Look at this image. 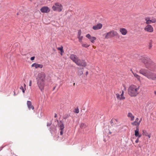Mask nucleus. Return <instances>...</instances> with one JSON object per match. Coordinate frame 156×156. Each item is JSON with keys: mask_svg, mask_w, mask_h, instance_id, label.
Listing matches in <instances>:
<instances>
[{"mask_svg": "<svg viewBox=\"0 0 156 156\" xmlns=\"http://www.w3.org/2000/svg\"><path fill=\"white\" fill-rule=\"evenodd\" d=\"M142 134L143 135H144L146 136H147L149 138H150L151 137V134L148 133L146 130H143Z\"/></svg>", "mask_w": 156, "mask_h": 156, "instance_id": "20", "label": "nucleus"}, {"mask_svg": "<svg viewBox=\"0 0 156 156\" xmlns=\"http://www.w3.org/2000/svg\"><path fill=\"white\" fill-rule=\"evenodd\" d=\"M127 116L131 119V121H133L134 119V116L132 115V113L130 112L128 113Z\"/></svg>", "mask_w": 156, "mask_h": 156, "instance_id": "22", "label": "nucleus"}, {"mask_svg": "<svg viewBox=\"0 0 156 156\" xmlns=\"http://www.w3.org/2000/svg\"><path fill=\"white\" fill-rule=\"evenodd\" d=\"M109 133L110 134H111L112 133V132H109Z\"/></svg>", "mask_w": 156, "mask_h": 156, "instance_id": "42", "label": "nucleus"}, {"mask_svg": "<svg viewBox=\"0 0 156 156\" xmlns=\"http://www.w3.org/2000/svg\"><path fill=\"white\" fill-rule=\"evenodd\" d=\"M152 47L151 45H150V48H151Z\"/></svg>", "mask_w": 156, "mask_h": 156, "instance_id": "43", "label": "nucleus"}, {"mask_svg": "<svg viewBox=\"0 0 156 156\" xmlns=\"http://www.w3.org/2000/svg\"><path fill=\"white\" fill-rule=\"evenodd\" d=\"M27 105L29 109H32L33 110L34 109V108L32 105V103L30 101H28L27 102Z\"/></svg>", "mask_w": 156, "mask_h": 156, "instance_id": "19", "label": "nucleus"}, {"mask_svg": "<svg viewBox=\"0 0 156 156\" xmlns=\"http://www.w3.org/2000/svg\"><path fill=\"white\" fill-rule=\"evenodd\" d=\"M119 31L121 34L123 35H126L127 34L128 32L126 29L123 28H120Z\"/></svg>", "mask_w": 156, "mask_h": 156, "instance_id": "17", "label": "nucleus"}, {"mask_svg": "<svg viewBox=\"0 0 156 156\" xmlns=\"http://www.w3.org/2000/svg\"><path fill=\"white\" fill-rule=\"evenodd\" d=\"M31 66L32 67H34L35 69H37L38 68L41 69L43 67V65L41 64H39L34 63L32 64Z\"/></svg>", "mask_w": 156, "mask_h": 156, "instance_id": "13", "label": "nucleus"}, {"mask_svg": "<svg viewBox=\"0 0 156 156\" xmlns=\"http://www.w3.org/2000/svg\"><path fill=\"white\" fill-rule=\"evenodd\" d=\"M57 114H56V113H55V118H56V117H57Z\"/></svg>", "mask_w": 156, "mask_h": 156, "instance_id": "37", "label": "nucleus"}, {"mask_svg": "<svg viewBox=\"0 0 156 156\" xmlns=\"http://www.w3.org/2000/svg\"><path fill=\"white\" fill-rule=\"evenodd\" d=\"M37 86L41 91H43L45 86V73L41 72L38 73L36 76Z\"/></svg>", "mask_w": 156, "mask_h": 156, "instance_id": "2", "label": "nucleus"}, {"mask_svg": "<svg viewBox=\"0 0 156 156\" xmlns=\"http://www.w3.org/2000/svg\"><path fill=\"white\" fill-rule=\"evenodd\" d=\"M82 46L83 47H84L85 48H87L89 47V45L87 44H82Z\"/></svg>", "mask_w": 156, "mask_h": 156, "instance_id": "25", "label": "nucleus"}, {"mask_svg": "<svg viewBox=\"0 0 156 156\" xmlns=\"http://www.w3.org/2000/svg\"><path fill=\"white\" fill-rule=\"evenodd\" d=\"M20 89L22 90V92L23 93H24L25 92V89H24L23 86H21L20 87Z\"/></svg>", "mask_w": 156, "mask_h": 156, "instance_id": "28", "label": "nucleus"}, {"mask_svg": "<svg viewBox=\"0 0 156 156\" xmlns=\"http://www.w3.org/2000/svg\"><path fill=\"white\" fill-rule=\"evenodd\" d=\"M139 147H140V146H139Z\"/></svg>", "mask_w": 156, "mask_h": 156, "instance_id": "47", "label": "nucleus"}, {"mask_svg": "<svg viewBox=\"0 0 156 156\" xmlns=\"http://www.w3.org/2000/svg\"><path fill=\"white\" fill-rule=\"evenodd\" d=\"M69 57L75 63L76 62V61L78 58L76 55L74 54L70 55Z\"/></svg>", "mask_w": 156, "mask_h": 156, "instance_id": "14", "label": "nucleus"}, {"mask_svg": "<svg viewBox=\"0 0 156 156\" xmlns=\"http://www.w3.org/2000/svg\"><path fill=\"white\" fill-rule=\"evenodd\" d=\"M49 1H51V0H48Z\"/></svg>", "mask_w": 156, "mask_h": 156, "instance_id": "48", "label": "nucleus"}, {"mask_svg": "<svg viewBox=\"0 0 156 156\" xmlns=\"http://www.w3.org/2000/svg\"><path fill=\"white\" fill-rule=\"evenodd\" d=\"M144 30L147 32L151 33L153 31L152 26L151 25H147L144 28Z\"/></svg>", "mask_w": 156, "mask_h": 156, "instance_id": "8", "label": "nucleus"}, {"mask_svg": "<svg viewBox=\"0 0 156 156\" xmlns=\"http://www.w3.org/2000/svg\"><path fill=\"white\" fill-rule=\"evenodd\" d=\"M151 20L152 23H154L156 22V19L155 18H152Z\"/></svg>", "mask_w": 156, "mask_h": 156, "instance_id": "26", "label": "nucleus"}, {"mask_svg": "<svg viewBox=\"0 0 156 156\" xmlns=\"http://www.w3.org/2000/svg\"><path fill=\"white\" fill-rule=\"evenodd\" d=\"M32 85V81L31 80H30L29 81V86L30 87Z\"/></svg>", "mask_w": 156, "mask_h": 156, "instance_id": "32", "label": "nucleus"}, {"mask_svg": "<svg viewBox=\"0 0 156 156\" xmlns=\"http://www.w3.org/2000/svg\"><path fill=\"white\" fill-rule=\"evenodd\" d=\"M124 92L123 90H122L121 94H119L118 93L116 94L117 98L118 100H122L125 99V97L124 96Z\"/></svg>", "mask_w": 156, "mask_h": 156, "instance_id": "9", "label": "nucleus"}, {"mask_svg": "<svg viewBox=\"0 0 156 156\" xmlns=\"http://www.w3.org/2000/svg\"><path fill=\"white\" fill-rule=\"evenodd\" d=\"M85 126V124H84V123H82L81 124H80V127H82V128H83L84 127V126Z\"/></svg>", "mask_w": 156, "mask_h": 156, "instance_id": "30", "label": "nucleus"}, {"mask_svg": "<svg viewBox=\"0 0 156 156\" xmlns=\"http://www.w3.org/2000/svg\"><path fill=\"white\" fill-rule=\"evenodd\" d=\"M145 20L146 21L145 23L147 25H150L149 24L151 23V20H150L149 17H147L145 18Z\"/></svg>", "mask_w": 156, "mask_h": 156, "instance_id": "21", "label": "nucleus"}, {"mask_svg": "<svg viewBox=\"0 0 156 156\" xmlns=\"http://www.w3.org/2000/svg\"><path fill=\"white\" fill-rule=\"evenodd\" d=\"M74 112L76 113H78L79 112V109L78 108H75L74 110Z\"/></svg>", "mask_w": 156, "mask_h": 156, "instance_id": "27", "label": "nucleus"}, {"mask_svg": "<svg viewBox=\"0 0 156 156\" xmlns=\"http://www.w3.org/2000/svg\"><path fill=\"white\" fill-rule=\"evenodd\" d=\"M132 72L134 77L136 78L140 82H141V76L136 73L133 72V71H132Z\"/></svg>", "mask_w": 156, "mask_h": 156, "instance_id": "18", "label": "nucleus"}, {"mask_svg": "<svg viewBox=\"0 0 156 156\" xmlns=\"http://www.w3.org/2000/svg\"><path fill=\"white\" fill-rule=\"evenodd\" d=\"M88 72L87 71L86 73V75H88Z\"/></svg>", "mask_w": 156, "mask_h": 156, "instance_id": "39", "label": "nucleus"}, {"mask_svg": "<svg viewBox=\"0 0 156 156\" xmlns=\"http://www.w3.org/2000/svg\"><path fill=\"white\" fill-rule=\"evenodd\" d=\"M83 72L81 71L80 73V75H82L83 74Z\"/></svg>", "mask_w": 156, "mask_h": 156, "instance_id": "38", "label": "nucleus"}, {"mask_svg": "<svg viewBox=\"0 0 156 156\" xmlns=\"http://www.w3.org/2000/svg\"><path fill=\"white\" fill-rule=\"evenodd\" d=\"M51 122H47V125L48 126H50L51 125Z\"/></svg>", "mask_w": 156, "mask_h": 156, "instance_id": "29", "label": "nucleus"}, {"mask_svg": "<svg viewBox=\"0 0 156 156\" xmlns=\"http://www.w3.org/2000/svg\"><path fill=\"white\" fill-rule=\"evenodd\" d=\"M138 120H139V119L138 118H137L136 119H135V121H136V122H138Z\"/></svg>", "mask_w": 156, "mask_h": 156, "instance_id": "34", "label": "nucleus"}, {"mask_svg": "<svg viewBox=\"0 0 156 156\" xmlns=\"http://www.w3.org/2000/svg\"><path fill=\"white\" fill-rule=\"evenodd\" d=\"M60 54L62 55V52H61L60 53Z\"/></svg>", "mask_w": 156, "mask_h": 156, "instance_id": "41", "label": "nucleus"}, {"mask_svg": "<svg viewBox=\"0 0 156 156\" xmlns=\"http://www.w3.org/2000/svg\"><path fill=\"white\" fill-rule=\"evenodd\" d=\"M139 138L137 137V138L136 139V140L135 141L136 143H138V142L139 141Z\"/></svg>", "mask_w": 156, "mask_h": 156, "instance_id": "31", "label": "nucleus"}, {"mask_svg": "<svg viewBox=\"0 0 156 156\" xmlns=\"http://www.w3.org/2000/svg\"><path fill=\"white\" fill-rule=\"evenodd\" d=\"M55 87H54V88H53V90H54L55 89Z\"/></svg>", "mask_w": 156, "mask_h": 156, "instance_id": "45", "label": "nucleus"}, {"mask_svg": "<svg viewBox=\"0 0 156 156\" xmlns=\"http://www.w3.org/2000/svg\"><path fill=\"white\" fill-rule=\"evenodd\" d=\"M132 125H135L136 126V127H138L140 125L139 122H137L134 121V122L131 123Z\"/></svg>", "mask_w": 156, "mask_h": 156, "instance_id": "23", "label": "nucleus"}, {"mask_svg": "<svg viewBox=\"0 0 156 156\" xmlns=\"http://www.w3.org/2000/svg\"><path fill=\"white\" fill-rule=\"evenodd\" d=\"M140 86L132 84L129 87L128 90V94L131 97H136L138 94Z\"/></svg>", "mask_w": 156, "mask_h": 156, "instance_id": "3", "label": "nucleus"}, {"mask_svg": "<svg viewBox=\"0 0 156 156\" xmlns=\"http://www.w3.org/2000/svg\"><path fill=\"white\" fill-rule=\"evenodd\" d=\"M52 8L54 11L61 12L63 6L60 3L56 2L53 5Z\"/></svg>", "mask_w": 156, "mask_h": 156, "instance_id": "4", "label": "nucleus"}, {"mask_svg": "<svg viewBox=\"0 0 156 156\" xmlns=\"http://www.w3.org/2000/svg\"><path fill=\"white\" fill-rule=\"evenodd\" d=\"M134 135L135 136L138 138H140L142 135L139 133V129L138 127H136V129L134 131Z\"/></svg>", "mask_w": 156, "mask_h": 156, "instance_id": "12", "label": "nucleus"}, {"mask_svg": "<svg viewBox=\"0 0 156 156\" xmlns=\"http://www.w3.org/2000/svg\"><path fill=\"white\" fill-rule=\"evenodd\" d=\"M142 118H141L140 120V121L138 122H139V124H140V122H141V121H142Z\"/></svg>", "mask_w": 156, "mask_h": 156, "instance_id": "36", "label": "nucleus"}, {"mask_svg": "<svg viewBox=\"0 0 156 156\" xmlns=\"http://www.w3.org/2000/svg\"><path fill=\"white\" fill-rule=\"evenodd\" d=\"M58 50L60 51L61 52H63V47L61 46L60 47H58L57 48Z\"/></svg>", "mask_w": 156, "mask_h": 156, "instance_id": "24", "label": "nucleus"}, {"mask_svg": "<svg viewBox=\"0 0 156 156\" xmlns=\"http://www.w3.org/2000/svg\"><path fill=\"white\" fill-rule=\"evenodd\" d=\"M58 126L60 127V134L62 135L63 133V129L64 128L63 123L61 121H58Z\"/></svg>", "mask_w": 156, "mask_h": 156, "instance_id": "7", "label": "nucleus"}, {"mask_svg": "<svg viewBox=\"0 0 156 156\" xmlns=\"http://www.w3.org/2000/svg\"><path fill=\"white\" fill-rule=\"evenodd\" d=\"M24 87H26L25 84H24Z\"/></svg>", "mask_w": 156, "mask_h": 156, "instance_id": "44", "label": "nucleus"}, {"mask_svg": "<svg viewBox=\"0 0 156 156\" xmlns=\"http://www.w3.org/2000/svg\"><path fill=\"white\" fill-rule=\"evenodd\" d=\"M86 37L89 39L90 41L92 43H94L95 40L96 39V38L95 37L91 36L89 34H87Z\"/></svg>", "mask_w": 156, "mask_h": 156, "instance_id": "11", "label": "nucleus"}, {"mask_svg": "<svg viewBox=\"0 0 156 156\" xmlns=\"http://www.w3.org/2000/svg\"><path fill=\"white\" fill-rule=\"evenodd\" d=\"M81 31L80 30H78L77 34V38L79 39V41L80 42H82V40L83 38V36H81Z\"/></svg>", "mask_w": 156, "mask_h": 156, "instance_id": "15", "label": "nucleus"}, {"mask_svg": "<svg viewBox=\"0 0 156 156\" xmlns=\"http://www.w3.org/2000/svg\"><path fill=\"white\" fill-rule=\"evenodd\" d=\"M145 65V67L151 71H155L156 70V65L155 63L152 62L149 58L147 57H142L140 59Z\"/></svg>", "mask_w": 156, "mask_h": 156, "instance_id": "1", "label": "nucleus"}, {"mask_svg": "<svg viewBox=\"0 0 156 156\" xmlns=\"http://www.w3.org/2000/svg\"><path fill=\"white\" fill-rule=\"evenodd\" d=\"M154 94L156 96V90L154 91Z\"/></svg>", "mask_w": 156, "mask_h": 156, "instance_id": "35", "label": "nucleus"}, {"mask_svg": "<svg viewBox=\"0 0 156 156\" xmlns=\"http://www.w3.org/2000/svg\"><path fill=\"white\" fill-rule=\"evenodd\" d=\"M66 118H67V117H65V119H66Z\"/></svg>", "mask_w": 156, "mask_h": 156, "instance_id": "46", "label": "nucleus"}, {"mask_svg": "<svg viewBox=\"0 0 156 156\" xmlns=\"http://www.w3.org/2000/svg\"><path fill=\"white\" fill-rule=\"evenodd\" d=\"M117 32L114 30H112L105 34V38L108 39L118 35Z\"/></svg>", "mask_w": 156, "mask_h": 156, "instance_id": "5", "label": "nucleus"}, {"mask_svg": "<svg viewBox=\"0 0 156 156\" xmlns=\"http://www.w3.org/2000/svg\"><path fill=\"white\" fill-rule=\"evenodd\" d=\"M41 12L42 13H47L50 11L49 8L47 6H44L42 7L40 9Z\"/></svg>", "mask_w": 156, "mask_h": 156, "instance_id": "10", "label": "nucleus"}, {"mask_svg": "<svg viewBox=\"0 0 156 156\" xmlns=\"http://www.w3.org/2000/svg\"><path fill=\"white\" fill-rule=\"evenodd\" d=\"M14 96L16 95V93H15V91H14Z\"/></svg>", "mask_w": 156, "mask_h": 156, "instance_id": "40", "label": "nucleus"}, {"mask_svg": "<svg viewBox=\"0 0 156 156\" xmlns=\"http://www.w3.org/2000/svg\"><path fill=\"white\" fill-rule=\"evenodd\" d=\"M102 27V25L101 23H98L96 25L94 26L93 29L94 30H96L101 29Z\"/></svg>", "mask_w": 156, "mask_h": 156, "instance_id": "16", "label": "nucleus"}, {"mask_svg": "<svg viewBox=\"0 0 156 156\" xmlns=\"http://www.w3.org/2000/svg\"><path fill=\"white\" fill-rule=\"evenodd\" d=\"M75 63L78 66L85 67L87 66V63L84 60L78 59Z\"/></svg>", "mask_w": 156, "mask_h": 156, "instance_id": "6", "label": "nucleus"}, {"mask_svg": "<svg viewBox=\"0 0 156 156\" xmlns=\"http://www.w3.org/2000/svg\"><path fill=\"white\" fill-rule=\"evenodd\" d=\"M34 58H35V57L33 56V57H31L30 60L32 61V60H34Z\"/></svg>", "mask_w": 156, "mask_h": 156, "instance_id": "33", "label": "nucleus"}]
</instances>
